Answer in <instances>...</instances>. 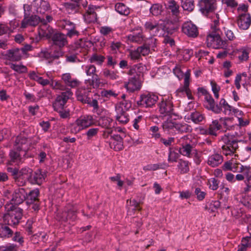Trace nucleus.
Here are the masks:
<instances>
[{
  "label": "nucleus",
  "mask_w": 251,
  "mask_h": 251,
  "mask_svg": "<svg viewBox=\"0 0 251 251\" xmlns=\"http://www.w3.org/2000/svg\"><path fill=\"white\" fill-rule=\"evenodd\" d=\"M216 18L213 21V24L211 25L212 31L209 33L206 38V42L208 46H211L215 49L224 48L227 46L226 40H223L219 33V15H215Z\"/></svg>",
  "instance_id": "nucleus-1"
},
{
  "label": "nucleus",
  "mask_w": 251,
  "mask_h": 251,
  "mask_svg": "<svg viewBox=\"0 0 251 251\" xmlns=\"http://www.w3.org/2000/svg\"><path fill=\"white\" fill-rule=\"evenodd\" d=\"M178 143L181 146L179 149V152L182 155L191 157L195 153L197 140L191 135H187L181 137L178 139Z\"/></svg>",
  "instance_id": "nucleus-2"
},
{
  "label": "nucleus",
  "mask_w": 251,
  "mask_h": 251,
  "mask_svg": "<svg viewBox=\"0 0 251 251\" xmlns=\"http://www.w3.org/2000/svg\"><path fill=\"white\" fill-rule=\"evenodd\" d=\"M23 209L16 205H12L7 213L3 216L5 223L9 226H15L19 224L23 214Z\"/></svg>",
  "instance_id": "nucleus-3"
},
{
  "label": "nucleus",
  "mask_w": 251,
  "mask_h": 251,
  "mask_svg": "<svg viewBox=\"0 0 251 251\" xmlns=\"http://www.w3.org/2000/svg\"><path fill=\"white\" fill-rule=\"evenodd\" d=\"M145 27L146 29L152 31L154 34H156L160 28L168 34H172L176 29L174 24L169 20L165 21L160 25L156 23L147 22L145 24Z\"/></svg>",
  "instance_id": "nucleus-4"
},
{
  "label": "nucleus",
  "mask_w": 251,
  "mask_h": 251,
  "mask_svg": "<svg viewBox=\"0 0 251 251\" xmlns=\"http://www.w3.org/2000/svg\"><path fill=\"white\" fill-rule=\"evenodd\" d=\"M77 99L84 103H87L93 107L94 111L99 108L97 98L100 97L97 94L92 96V94L89 91H82L77 93Z\"/></svg>",
  "instance_id": "nucleus-5"
},
{
  "label": "nucleus",
  "mask_w": 251,
  "mask_h": 251,
  "mask_svg": "<svg viewBox=\"0 0 251 251\" xmlns=\"http://www.w3.org/2000/svg\"><path fill=\"white\" fill-rule=\"evenodd\" d=\"M7 224H0V237L3 238H9L12 237L13 241L22 245L24 243V238L20 232H14L13 229L9 227Z\"/></svg>",
  "instance_id": "nucleus-6"
},
{
  "label": "nucleus",
  "mask_w": 251,
  "mask_h": 251,
  "mask_svg": "<svg viewBox=\"0 0 251 251\" xmlns=\"http://www.w3.org/2000/svg\"><path fill=\"white\" fill-rule=\"evenodd\" d=\"M200 10L205 16L212 19L213 22L216 18L215 15H218L214 13L216 8V3L214 0H201L199 3Z\"/></svg>",
  "instance_id": "nucleus-7"
},
{
  "label": "nucleus",
  "mask_w": 251,
  "mask_h": 251,
  "mask_svg": "<svg viewBox=\"0 0 251 251\" xmlns=\"http://www.w3.org/2000/svg\"><path fill=\"white\" fill-rule=\"evenodd\" d=\"M93 124V118L91 115L81 116L75 121L71 130L72 132L77 133Z\"/></svg>",
  "instance_id": "nucleus-8"
},
{
  "label": "nucleus",
  "mask_w": 251,
  "mask_h": 251,
  "mask_svg": "<svg viewBox=\"0 0 251 251\" xmlns=\"http://www.w3.org/2000/svg\"><path fill=\"white\" fill-rule=\"evenodd\" d=\"M31 139L26 137L24 133H21L16 138L14 144V148L18 151H22L24 152L23 155L25 156L26 152L30 147Z\"/></svg>",
  "instance_id": "nucleus-9"
},
{
  "label": "nucleus",
  "mask_w": 251,
  "mask_h": 251,
  "mask_svg": "<svg viewBox=\"0 0 251 251\" xmlns=\"http://www.w3.org/2000/svg\"><path fill=\"white\" fill-rule=\"evenodd\" d=\"M173 98L169 95L164 96L162 98L161 102L159 103V111L161 114L171 115L173 114Z\"/></svg>",
  "instance_id": "nucleus-10"
},
{
  "label": "nucleus",
  "mask_w": 251,
  "mask_h": 251,
  "mask_svg": "<svg viewBox=\"0 0 251 251\" xmlns=\"http://www.w3.org/2000/svg\"><path fill=\"white\" fill-rule=\"evenodd\" d=\"M72 95L73 93L71 90L67 88L65 92H62L60 95L57 96L54 102L53 103L54 110H58L60 108H64L68 100L71 98Z\"/></svg>",
  "instance_id": "nucleus-11"
},
{
  "label": "nucleus",
  "mask_w": 251,
  "mask_h": 251,
  "mask_svg": "<svg viewBox=\"0 0 251 251\" xmlns=\"http://www.w3.org/2000/svg\"><path fill=\"white\" fill-rule=\"evenodd\" d=\"M57 219L64 222L74 221L76 219V211L74 207L68 206L64 208L62 212H58L57 214Z\"/></svg>",
  "instance_id": "nucleus-12"
},
{
  "label": "nucleus",
  "mask_w": 251,
  "mask_h": 251,
  "mask_svg": "<svg viewBox=\"0 0 251 251\" xmlns=\"http://www.w3.org/2000/svg\"><path fill=\"white\" fill-rule=\"evenodd\" d=\"M39 196V191L38 189H35L27 193V197L25 200L26 203L34 211L39 209L40 202L38 198Z\"/></svg>",
  "instance_id": "nucleus-13"
},
{
  "label": "nucleus",
  "mask_w": 251,
  "mask_h": 251,
  "mask_svg": "<svg viewBox=\"0 0 251 251\" xmlns=\"http://www.w3.org/2000/svg\"><path fill=\"white\" fill-rule=\"evenodd\" d=\"M158 100V96L153 94L141 95L140 100L137 101L138 106L142 107H151L155 104Z\"/></svg>",
  "instance_id": "nucleus-14"
},
{
  "label": "nucleus",
  "mask_w": 251,
  "mask_h": 251,
  "mask_svg": "<svg viewBox=\"0 0 251 251\" xmlns=\"http://www.w3.org/2000/svg\"><path fill=\"white\" fill-rule=\"evenodd\" d=\"M27 197V193L23 188L16 189L12 194V198L11 200V204H20L22 203Z\"/></svg>",
  "instance_id": "nucleus-15"
},
{
  "label": "nucleus",
  "mask_w": 251,
  "mask_h": 251,
  "mask_svg": "<svg viewBox=\"0 0 251 251\" xmlns=\"http://www.w3.org/2000/svg\"><path fill=\"white\" fill-rule=\"evenodd\" d=\"M31 169L29 168H23L19 170L18 174L15 183L19 186H25L26 182L29 181Z\"/></svg>",
  "instance_id": "nucleus-16"
},
{
  "label": "nucleus",
  "mask_w": 251,
  "mask_h": 251,
  "mask_svg": "<svg viewBox=\"0 0 251 251\" xmlns=\"http://www.w3.org/2000/svg\"><path fill=\"white\" fill-rule=\"evenodd\" d=\"M98 122L100 126L105 128L103 135L105 137H107L109 134L112 133V128L114 126V123L113 120L108 117H102L99 119Z\"/></svg>",
  "instance_id": "nucleus-17"
},
{
  "label": "nucleus",
  "mask_w": 251,
  "mask_h": 251,
  "mask_svg": "<svg viewBox=\"0 0 251 251\" xmlns=\"http://www.w3.org/2000/svg\"><path fill=\"white\" fill-rule=\"evenodd\" d=\"M46 172L42 170H37L35 172H33L31 169L30 172V176L29 182L33 184H41L45 180L46 177Z\"/></svg>",
  "instance_id": "nucleus-18"
},
{
  "label": "nucleus",
  "mask_w": 251,
  "mask_h": 251,
  "mask_svg": "<svg viewBox=\"0 0 251 251\" xmlns=\"http://www.w3.org/2000/svg\"><path fill=\"white\" fill-rule=\"evenodd\" d=\"M42 19L43 18H40L37 15L30 16L25 13L21 23V27L25 28L28 26H35L41 22Z\"/></svg>",
  "instance_id": "nucleus-19"
},
{
  "label": "nucleus",
  "mask_w": 251,
  "mask_h": 251,
  "mask_svg": "<svg viewBox=\"0 0 251 251\" xmlns=\"http://www.w3.org/2000/svg\"><path fill=\"white\" fill-rule=\"evenodd\" d=\"M182 31L190 37L195 38L198 35V28L191 21L185 22L182 26Z\"/></svg>",
  "instance_id": "nucleus-20"
},
{
  "label": "nucleus",
  "mask_w": 251,
  "mask_h": 251,
  "mask_svg": "<svg viewBox=\"0 0 251 251\" xmlns=\"http://www.w3.org/2000/svg\"><path fill=\"white\" fill-rule=\"evenodd\" d=\"M97 7L89 5L86 9L85 12L83 14V17L85 21L87 23H95L97 20V14L96 12Z\"/></svg>",
  "instance_id": "nucleus-21"
},
{
  "label": "nucleus",
  "mask_w": 251,
  "mask_h": 251,
  "mask_svg": "<svg viewBox=\"0 0 251 251\" xmlns=\"http://www.w3.org/2000/svg\"><path fill=\"white\" fill-rule=\"evenodd\" d=\"M202 93L205 94L204 99L207 103V104L205 105L206 108L212 110L215 113H220L222 111V109L218 104H215V101L212 96L204 90L202 91Z\"/></svg>",
  "instance_id": "nucleus-22"
},
{
  "label": "nucleus",
  "mask_w": 251,
  "mask_h": 251,
  "mask_svg": "<svg viewBox=\"0 0 251 251\" xmlns=\"http://www.w3.org/2000/svg\"><path fill=\"white\" fill-rule=\"evenodd\" d=\"M240 172L245 175L244 183L246 187L244 188V192L247 193L251 190V169L250 167L242 166Z\"/></svg>",
  "instance_id": "nucleus-23"
},
{
  "label": "nucleus",
  "mask_w": 251,
  "mask_h": 251,
  "mask_svg": "<svg viewBox=\"0 0 251 251\" xmlns=\"http://www.w3.org/2000/svg\"><path fill=\"white\" fill-rule=\"evenodd\" d=\"M51 39L53 45L58 46L59 49L68 45L66 35L61 32H56L52 34Z\"/></svg>",
  "instance_id": "nucleus-24"
},
{
  "label": "nucleus",
  "mask_w": 251,
  "mask_h": 251,
  "mask_svg": "<svg viewBox=\"0 0 251 251\" xmlns=\"http://www.w3.org/2000/svg\"><path fill=\"white\" fill-rule=\"evenodd\" d=\"M41 23L42 25L40 26L38 30V33L40 36L50 38L52 37L53 29L47 24V22L43 18Z\"/></svg>",
  "instance_id": "nucleus-25"
},
{
  "label": "nucleus",
  "mask_w": 251,
  "mask_h": 251,
  "mask_svg": "<svg viewBox=\"0 0 251 251\" xmlns=\"http://www.w3.org/2000/svg\"><path fill=\"white\" fill-rule=\"evenodd\" d=\"M23 153H24L23 151H18L14 148L9 153L10 161L17 165L22 164L25 160Z\"/></svg>",
  "instance_id": "nucleus-26"
},
{
  "label": "nucleus",
  "mask_w": 251,
  "mask_h": 251,
  "mask_svg": "<svg viewBox=\"0 0 251 251\" xmlns=\"http://www.w3.org/2000/svg\"><path fill=\"white\" fill-rule=\"evenodd\" d=\"M238 148V142L235 140H232L222 147L223 153L226 156L233 154Z\"/></svg>",
  "instance_id": "nucleus-27"
},
{
  "label": "nucleus",
  "mask_w": 251,
  "mask_h": 251,
  "mask_svg": "<svg viewBox=\"0 0 251 251\" xmlns=\"http://www.w3.org/2000/svg\"><path fill=\"white\" fill-rule=\"evenodd\" d=\"M23 51L20 49H13L7 50L5 56L10 61H18L21 59L23 55Z\"/></svg>",
  "instance_id": "nucleus-28"
},
{
  "label": "nucleus",
  "mask_w": 251,
  "mask_h": 251,
  "mask_svg": "<svg viewBox=\"0 0 251 251\" xmlns=\"http://www.w3.org/2000/svg\"><path fill=\"white\" fill-rule=\"evenodd\" d=\"M61 78L67 86L72 88L78 87L80 83V82L77 79L72 77L71 74L70 73L63 74Z\"/></svg>",
  "instance_id": "nucleus-29"
},
{
  "label": "nucleus",
  "mask_w": 251,
  "mask_h": 251,
  "mask_svg": "<svg viewBox=\"0 0 251 251\" xmlns=\"http://www.w3.org/2000/svg\"><path fill=\"white\" fill-rule=\"evenodd\" d=\"M237 24L239 27L243 30H247L251 24V18L249 14H242L238 20Z\"/></svg>",
  "instance_id": "nucleus-30"
},
{
  "label": "nucleus",
  "mask_w": 251,
  "mask_h": 251,
  "mask_svg": "<svg viewBox=\"0 0 251 251\" xmlns=\"http://www.w3.org/2000/svg\"><path fill=\"white\" fill-rule=\"evenodd\" d=\"M222 128V126L219 123L218 120H214L211 124H210L208 129L204 131L206 134L217 136V132L220 130Z\"/></svg>",
  "instance_id": "nucleus-31"
},
{
  "label": "nucleus",
  "mask_w": 251,
  "mask_h": 251,
  "mask_svg": "<svg viewBox=\"0 0 251 251\" xmlns=\"http://www.w3.org/2000/svg\"><path fill=\"white\" fill-rule=\"evenodd\" d=\"M125 85L127 90L131 92L138 90L141 88L140 82L135 77L131 78Z\"/></svg>",
  "instance_id": "nucleus-32"
},
{
  "label": "nucleus",
  "mask_w": 251,
  "mask_h": 251,
  "mask_svg": "<svg viewBox=\"0 0 251 251\" xmlns=\"http://www.w3.org/2000/svg\"><path fill=\"white\" fill-rule=\"evenodd\" d=\"M223 162V157L219 154L216 153L209 157L207 163L211 167L218 166Z\"/></svg>",
  "instance_id": "nucleus-33"
},
{
  "label": "nucleus",
  "mask_w": 251,
  "mask_h": 251,
  "mask_svg": "<svg viewBox=\"0 0 251 251\" xmlns=\"http://www.w3.org/2000/svg\"><path fill=\"white\" fill-rule=\"evenodd\" d=\"M85 82L86 84L93 88H99L101 84L100 79L97 75L86 79Z\"/></svg>",
  "instance_id": "nucleus-34"
},
{
  "label": "nucleus",
  "mask_w": 251,
  "mask_h": 251,
  "mask_svg": "<svg viewBox=\"0 0 251 251\" xmlns=\"http://www.w3.org/2000/svg\"><path fill=\"white\" fill-rule=\"evenodd\" d=\"M127 208V214L131 215V213L136 210V208L138 210H141V208L139 207V203L135 200H127L126 201Z\"/></svg>",
  "instance_id": "nucleus-35"
},
{
  "label": "nucleus",
  "mask_w": 251,
  "mask_h": 251,
  "mask_svg": "<svg viewBox=\"0 0 251 251\" xmlns=\"http://www.w3.org/2000/svg\"><path fill=\"white\" fill-rule=\"evenodd\" d=\"M65 8L69 14H74L79 11V4L76 1L74 2H67L65 3Z\"/></svg>",
  "instance_id": "nucleus-36"
},
{
  "label": "nucleus",
  "mask_w": 251,
  "mask_h": 251,
  "mask_svg": "<svg viewBox=\"0 0 251 251\" xmlns=\"http://www.w3.org/2000/svg\"><path fill=\"white\" fill-rule=\"evenodd\" d=\"M127 38L131 42L141 44L144 40L145 37L143 36L142 32L140 31L136 34H130L127 36Z\"/></svg>",
  "instance_id": "nucleus-37"
},
{
  "label": "nucleus",
  "mask_w": 251,
  "mask_h": 251,
  "mask_svg": "<svg viewBox=\"0 0 251 251\" xmlns=\"http://www.w3.org/2000/svg\"><path fill=\"white\" fill-rule=\"evenodd\" d=\"M175 126V129L180 133L189 132L192 130L191 126L185 123H176Z\"/></svg>",
  "instance_id": "nucleus-38"
},
{
  "label": "nucleus",
  "mask_w": 251,
  "mask_h": 251,
  "mask_svg": "<svg viewBox=\"0 0 251 251\" xmlns=\"http://www.w3.org/2000/svg\"><path fill=\"white\" fill-rule=\"evenodd\" d=\"M115 10L120 14L128 15L129 13V9L123 3H117L115 6Z\"/></svg>",
  "instance_id": "nucleus-39"
},
{
  "label": "nucleus",
  "mask_w": 251,
  "mask_h": 251,
  "mask_svg": "<svg viewBox=\"0 0 251 251\" xmlns=\"http://www.w3.org/2000/svg\"><path fill=\"white\" fill-rule=\"evenodd\" d=\"M177 167L181 174H186L189 171V163L187 161L180 159Z\"/></svg>",
  "instance_id": "nucleus-40"
},
{
  "label": "nucleus",
  "mask_w": 251,
  "mask_h": 251,
  "mask_svg": "<svg viewBox=\"0 0 251 251\" xmlns=\"http://www.w3.org/2000/svg\"><path fill=\"white\" fill-rule=\"evenodd\" d=\"M117 110L119 112H122L120 115L116 116V120L121 124H125L128 122L129 118L126 115V113L123 111V109L119 106Z\"/></svg>",
  "instance_id": "nucleus-41"
},
{
  "label": "nucleus",
  "mask_w": 251,
  "mask_h": 251,
  "mask_svg": "<svg viewBox=\"0 0 251 251\" xmlns=\"http://www.w3.org/2000/svg\"><path fill=\"white\" fill-rule=\"evenodd\" d=\"M181 6L184 10L191 12L193 10L195 5L193 0H182Z\"/></svg>",
  "instance_id": "nucleus-42"
},
{
  "label": "nucleus",
  "mask_w": 251,
  "mask_h": 251,
  "mask_svg": "<svg viewBox=\"0 0 251 251\" xmlns=\"http://www.w3.org/2000/svg\"><path fill=\"white\" fill-rule=\"evenodd\" d=\"M193 55V51L189 49H184L181 50L178 54L180 59L188 61Z\"/></svg>",
  "instance_id": "nucleus-43"
},
{
  "label": "nucleus",
  "mask_w": 251,
  "mask_h": 251,
  "mask_svg": "<svg viewBox=\"0 0 251 251\" xmlns=\"http://www.w3.org/2000/svg\"><path fill=\"white\" fill-rule=\"evenodd\" d=\"M103 75L105 77L111 80H116L119 76L117 72L105 69L103 70Z\"/></svg>",
  "instance_id": "nucleus-44"
},
{
  "label": "nucleus",
  "mask_w": 251,
  "mask_h": 251,
  "mask_svg": "<svg viewBox=\"0 0 251 251\" xmlns=\"http://www.w3.org/2000/svg\"><path fill=\"white\" fill-rule=\"evenodd\" d=\"M105 60V57L101 55L94 53L89 59L91 63H96L98 65H101Z\"/></svg>",
  "instance_id": "nucleus-45"
},
{
  "label": "nucleus",
  "mask_w": 251,
  "mask_h": 251,
  "mask_svg": "<svg viewBox=\"0 0 251 251\" xmlns=\"http://www.w3.org/2000/svg\"><path fill=\"white\" fill-rule=\"evenodd\" d=\"M50 4L48 1L42 0L40 2V6L37 8V12L38 13L44 14L50 10Z\"/></svg>",
  "instance_id": "nucleus-46"
},
{
  "label": "nucleus",
  "mask_w": 251,
  "mask_h": 251,
  "mask_svg": "<svg viewBox=\"0 0 251 251\" xmlns=\"http://www.w3.org/2000/svg\"><path fill=\"white\" fill-rule=\"evenodd\" d=\"M168 8L174 15L177 16L179 14V6L174 0H171L169 2Z\"/></svg>",
  "instance_id": "nucleus-47"
},
{
  "label": "nucleus",
  "mask_w": 251,
  "mask_h": 251,
  "mask_svg": "<svg viewBox=\"0 0 251 251\" xmlns=\"http://www.w3.org/2000/svg\"><path fill=\"white\" fill-rule=\"evenodd\" d=\"M10 65V68L12 70L19 74L25 73L27 72V68L24 65H17L13 63H11Z\"/></svg>",
  "instance_id": "nucleus-48"
},
{
  "label": "nucleus",
  "mask_w": 251,
  "mask_h": 251,
  "mask_svg": "<svg viewBox=\"0 0 251 251\" xmlns=\"http://www.w3.org/2000/svg\"><path fill=\"white\" fill-rule=\"evenodd\" d=\"M191 119L195 123H199L204 119L203 115L198 111L192 112L190 115Z\"/></svg>",
  "instance_id": "nucleus-49"
},
{
  "label": "nucleus",
  "mask_w": 251,
  "mask_h": 251,
  "mask_svg": "<svg viewBox=\"0 0 251 251\" xmlns=\"http://www.w3.org/2000/svg\"><path fill=\"white\" fill-rule=\"evenodd\" d=\"M50 86L54 89L63 91L66 89V86L59 81L51 80L50 83Z\"/></svg>",
  "instance_id": "nucleus-50"
},
{
  "label": "nucleus",
  "mask_w": 251,
  "mask_h": 251,
  "mask_svg": "<svg viewBox=\"0 0 251 251\" xmlns=\"http://www.w3.org/2000/svg\"><path fill=\"white\" fill-rule=\"evenodd\" d=\"M162 12V6L159 4H154L150 8V12L154 16H158Z\"/></svg>",
  "instance_id": "nucleus-51"
},
{
  "label": "nucleus",
  "mask_w": 251,
  "mask_h": 251,
  "mask_svg": "<svg viewBox=\"0 0 251 251\" xmlns=\"http://www.w3.org/2000/svg\"><path fill=\"white\" fill-rule=\"evenodd\" d=\"M113 141H116L118 142L117 147H114V150L115 151H120L123 149V139L119 135H115L112 137Z\"/></svg>",
  "instance_id": "nucleus-52"
},
{
  "label": "nucleus",
  "mask_w": 251,
  "mask_h": 251,
  "mask_svg": "<svg viewBox=\"0 0 251 251\" xmlns=\"http://www.w3.org/2000/svg\"><path fill=\"white\" fill-rule=\"evenodd\" d=\"M67 30L66 37L72 38L74 36H78L79 35V32L75 29V24H71L70 28H67Z\"/></svg>",
  "instance_id": "nucleus-53"
},
{
  "label": "nucleus",
  "mask_w": 251,
  "mask_h": 251,
  "mask_svg": "<svg viewBox=\"0 0 251 251\" xmlns=\"http://www.w3.org/2000/svg\"><path fill=\"white\" fill-rule=\"evenodd\" d=\"M55 111L58 113L59 115L62 119H68L70 117V110L69 109L62 108L59 109V110Z\"/></svg>",
  "instance_id": "nucleus-54"
},
{
  "label": "nucleus",
  "mask_w": 251,
  "mask_h": 251,
  "mask_svg": "<svg viewBox=\"0 0 251 251\" xmlns=\"http://www.w3.org/2000/svg\"><path fill=\"white\" fill-rule=\"evenodd\" d=\"M85 72L88 76H93L97 75L96 74V68L93 65H87L85 68Z\"/></svg>",
  "instance_id": "nucleus-55"
},
{
  "label": "nucleus",
  "mask_w": 251,
  "mask_h": 251,
  "mask_svg": "<svg viewBox=\"0 0 251 251\" xmlns=\"http://www.w3.org/2000/svg\"><path fill=\"white\" fill-rule=\"evenodd\" d=\"M145 44L150 47V49H151V50L154 51L156 47L157 39L154 37H151L147 40Z\"/></svg>",
  "instance_id": "nucleus-56"
},
{
  "label": "nucleus",
  "mask_w": 251,
  "mask_h": 251,
  "mask_svg": "<svg viewBox=\"0 0 251 251\" xmlns=\"http://www.w3.org/2000/svg\"><path fill=\"white\" fill-rule=\"evenodd\" d=\"M179 154L174 151H172L171 149L169 150V153L168 155V161L169 162H176L177 158H178Z\"/></svg>",
  "instance_id": "nucleus-57"
},
{
  "label": "nucleus",
  "mask_w": 251,
  "mask_h": 251,
  "mask_svg": "<svg viewBox=\"0 0 251 251\" xmlns=\"http://www.w3.org/2000/svg\"><path fill=\"white\" fill-rule=\"evenodd\" d=\"M63 55V52L62 51L61 49L55 50H51V61L55 59H57L59 57L62 56Z\"/></svg>",
  "instance_id": "nucleus-58"
},
{
  "label": "nucleus",
  "mask_w": 251,
  "mask_h": 251,
  "mask_svg": "<svg viewBox=\"0 0 251 251\" xmlns=\"http://www.w3.org/2000/svg\"><path fill=\"white\" fill-rule=\"evenodd\" d=\"M176 122H173L172 121H165L162 124V127L164 130L169 131L174 128H175Z\"/></svg>",
  "instance_id": "nucleus-59"
},
{
  "label": "nucleus",
  "mask_w": 251,
  "mask_h": 251,
  "mask_svg": "<svg viewBox=\"0 0 251 251\" xmlns=\"http://www.w3.org/2000/svg\"><path fill=\"white\" fill-rule=\"evenodd\" d=\"M225 33L227 38L229 41H233L236 38V35L231 29L224 27Z\"/></svg>",
  "instance_id": "nucleus-60"
},
{
  "label": "nucleus",
  "mask_w": 251,
  "mask_h": 251,
  "mask_svg": "<svg viewBox=\"0 0 251 251\" xmlns=\"http://www.w3.org/2000/svg\"><path fill=\"white\" fill-rule=\"evenodd\" d=\"M137 49L139 51L140 55H142L143 56L148 55L150 50V47H148L145 44L142 46L137 48Z\"/></svg>",
  "instance_id": "nucleus-61"
},
{
  "label": "nucleus",
  "mask_w": 251,
  "mask_h": 251,
  "mask_svg": "<svg viewBox=\"0 0 251 251\" xmlns=\"http://www.w3.org/2000/svg\"><path fill=\"white\" fill-rule=\"evenodd\" d=\"M128 56L132 60H139L141 57L137 49L134 50H130Z\"/></svg>",
  "instance_id": "nucleus-62"
},
{
  "label": "nucleus",
  "mask_w": 251,
  "mask_h": 251,
  "mask_svg": "<svg viewBox=\"0 0 251 251\" xmlns=\"http://www.w3.org/2000/svg\"><path fill=\"white\" fill-rule=\"evenodd\" d=\"M39 56L40 57L44 58L46 59L49 60L50 62L51 61V50L50 51L48 50H42L39 53Z\"/></svg>",
  "instance_id": "nucleus-63"
},
{
  "label": "nucleus",
  "mask_w": 251,
  "mask_h": 251,
  "mask_svg": "<svg viewBox=\"0 0 251 251\" xmlns=\"http://www.w3.org/2000/svg\"><path fill=\"white\" fill-rule=\"evenodd\" d=\"M16 246L10 244L6 246L0 247V251H16Z\"/></svg>",
  "instance_id": "nucleus-64"
}]
</instances>
